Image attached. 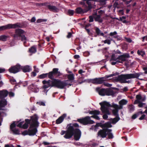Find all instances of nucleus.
<instances>
[{
	"label": "nucleus",
	"mask_w": 147,
	"mask_h": 147,
	"mask_svg": "<svg viewBox=\"0 0 147 147\" xmlns=\"http://www.w3.org/2000/svg\"><path fill=\"white\" fill-rule=\"evenodd\" d=\"M20 37H22V40L24 41V44L26 42V41L27 40V38L24 35L21 36Z\"/></svg>",
	"instance_id": "obj_44"
},
{
	"label": "nucleus",
	"mask_w": 147,
	"mask_h": 147,
	"mask_svg": "<svg viewBox=\"0 0 147 147\" xmlns=\"http://www.w3.org/2000/svg\"><path fill=\"white\" fill-rule=\"evenodd\" d=\"M145 103H143L140 102L139 103V104L138 105V107H143L144 105H145Z\"/></svg>",
	"instance_id": "obj_55"
},
{
	"label": "nucleus",
	"mask_w": 147,
	"mask_h": 147,
	"mask_svg": "<svg viewBox=\"0 0 147 147\" xmlns=\"http://www.w3.org/2000/svg\"><path fill=\"white\" fill-rule=\"evenodd\" d=\"M74 13V11L72 10H69L68 11V14L69 16L73 15Z\"/></svg>",
	"instance_id": "obj_49"
},
{
	"label": "nucleus",
	"mask_w": 147,
	"mask_h": 147,
	"mask_svg": "<svg viewBox=\"0 0 147 147\" xmlns=\"http://www.w3.org/2000/svg\"><path fill=\"white\" fill-rule=\"evenodd\" d=\"M21 25L19 23L12 24H9L4 26H0V31H3L12 28H16L21 27Z\"/></svg>",
	"instance_id": "obj_6"
},
{
	"label": "nucleus",
	"mask_w": 147,
	"mask_h": 147,
	"mask_svg": "<svg viewBox=\"0 0 147 147\" xmlns=\"http://www.w3.org/2000/svg\"><path fill=\"white\" fill-rule=\"evenodd\" d=\"M47 7L50 11L54 12H56L59 11L58 9L55 6L48 5L47 6Z\"/></svg>",
	"instance_id": "obj_20"
},
{
	"label": "nucleus",
	"mask_w": 147,
	"mask_h": 147,
	"mask_svg": "<svg viewBox=\"0 0 147 147\" xmlns=\"http://www.w3.org/2000/svg\"><path fill=\"white\" fill-rule=\"evenodd\" d=\"M99 104L101 106V109L102 112L106 114L103 115V118L105 119H107L108 118L107 115L110 114L109 109L111 105L109 102L105 101L100 102Z\"/></svg>",
	"instance_id": "obj_5"
},
{
	"label": "nucleus",
	"mask_w": 147,
	"mask_h": 147,
	"mask_svg": "<svg viewBox=\"0 0 147 147\" xmlns=\"http://www.w3.org/2000/svg\"><path fill=\"white\" fill-rule=\"evenodd\" d=\"M8 36H6L5 35H2L0 36V40L3 41H5L7 40V38H9Z\"/></svg>",
	"instance_id": "obj_33"
},
{
	"label": "nucleus",
	"mask_w": 147,
	"mask_h": 147,
	"mask_svg": "<svg viewBox=\"0 0 147 147\" xmlns=\"http://www.w3.org/2000/svg\"><path fill=\"white\" fill-rule=\"evenodd\" d=\"M80 4L82 5V7L84 8V9L86 8V7H87V5L85 4V2L83 1H81L79 3Z\"/></svg>",
	"instance_id": "obj_48"
},
{
	"label": "nucleus",
	"mask_w": 147,
	"mask_h": 147,
	"mask_svg": "<svg viewBox=\"0 0 147 147\" xmlns=\"http://www.w3.org/2000/svg\"><path fill=\"white\" fill-rule=\"evenodd\" d=\"M143 74L142 73L132 74H122L119 75L115 78V80L117 82L121 83H129L130 81H126V80L135 78H138L139 76Z\"/></svg>",
	"instance_id": "obj_4"
},
{
	"label": "nucleus",
	"mask_w": 147,
	"mask_h": 147,
	"mask_svg": "<svg viewBox=\"0 0 147 147\" xmlns=\"http://www.w3.org/2000/svg\"><path fill=\"white\" fill-rule=\"evenodd\" d=\"M68 81V80H67L63 82L56 79L48 81L44 80L42 81V83L44 84L43 88L46 89L50 87L55 86L58 88L63 89L68 84L67 83Z\"/></svg>",
	"instance_id": "obj_1"
},
{
	"label": "nucleus",
	"mask_w": 147,
	"mask_h": 147,
	"mask_svg": "<svg viewBox=\"0 0 147 147\" xmlns=\"http://www.w3.org/2000/svg\"><path fill=\"white\" fill-rule=\"evenodd\" d=\"M48 75V74H43L39 76V78L41 79L43 78L47 77Z\"/></svg>",
	"instance_id": "obj_46"
},
{
	"label": "nucleus",
	"mask_w": 147,
	"mask_h": 147,
	"mask_svg": "<svg viewBox=\"0 0 147 147\" xmlns=\"http://www.w3.org/2000/svg\"><path fill=\"white\" fill-rule=\"evenodd\" d=\"M129 111L130 112L133 111L135 109V107L132 105H130L128 106Z\"/></svg>",
	"instance_id": "obj_36"
},
{
	"label": "nucleus",
	"mask_w": 147,
	"mask_h": 147,
	"mask_svg": "<svg viewBox=\"0 0 147 147\" xmlns=\"http://www.w3.org/2000/svg\"><path fill=\"white\" fill-rule=\"evenodd\" d=\"M36 75V72H35L33 71L31 73V76L32 77H34Z\"/></svg>",
	"instance_id": "obj_62"
},
{
	"label": "nucleus",
	"mask_w": 147,
	"mask_h": 147,
	"mask_svg": "<svg viewBox=\"0 0 147 147\" xmlns=\"http://www.w3.org/2000/svg\"><path fill=\"white\" fill-rule=\"evenodd\" d=\"M96 32L97 34L98 35H100L105 37L104 36V34L103 33L101 32L100 30L98 28H97L96 29Z\"/></svg>",
	"instance_id": "obj_35"
},
{
	"label": "nucleus",
	"mask_w": 147,
	"mask_h": 147,
	"mask_svg": "<svg viewBox=\"0 0 147 147\" xmlns=\"http://www.w3.org/2000/svg\"><path fill=\"white\" fill-rule=\"evenodd\" d=\"M47 21V19H38L37 20L36 22L38 23H41L42 22H45Z\"/></svg>",
	"instance_id": "obj_47"
},
{
	"label": "nucleus",
	"mask_w": 147,
	"mask_h": 147,
	"mask_svg": "<svg viewBox=\"0 0 147 147\" xmlns=\"http://www.w3.org/2000/svg\"><path fill=\"white\" fill-rule=\"evenodd\" d=\"M76 11L77 13H83L88 11L86 9H82L80 7H78L76 9Z\"/></svg>",
	"instance_id": "obj_21"
},
{
	"label": "nucleus",
	"mask_w": 147,
	"mask_h": 147,
	"mask_svg": "<svg viewBox=\"0 0 147 147\" xmlns=\"http://www.w3.org/2000/svg\"><path fill=\"white\" fill-rule=\"evenodd\" d=\"M130 57L129 54L126 53L118 56L119 63H122L123 62L126 61L127 59Z\"/></svg>",
	"instance_id": "obj_13"
},
{
	"label": "nucleus",
	"mask_w": 147,
	"mask_h": 147,
	"mask_svg": "<svg viewBox=\"0 0 147 147\" xmlns=\"http://www.w3.org/2000/svg\"><path fill=\"white\" fill-rule=\"evenodd\" d=\"M103 84L105 86L107 87H109L112 86L111 84L107 83H104Z\"/></svg>",
	"instance_id": "obj_58"
},
{
	"label": "nucleus",
	"mask_w": 147,
	"mask_h": 147,
	"mask_svg": "<svg viewBox=\"0 0 147 147\" xmlns=\"http://www.w3.org/2000/svg\"><path fill=\"white\" fill-rule=\"evenodd\" d=\"M107 132V134L108 135L109 138V139H112L113 138V136L111 132L112 130L111 129H108Z\"/></svg>",
	"instance_id": "obj_29"
},
{
	"label": "nucleus",
	"mask_w": 147,
	"mask_h": 147,
	"mask_svg": "<svg viewBox=\"0 0 147 147\" xmlns=\"http://www.w3.org/2000/svg\"><path fill=\"white\" fill-rule=\"evenodd\" d=\"M84 55L86 57H88L90 55V53L88 51H85L83 53Z\"/></svg>",
	"instance_id": "obj_53"
},
{
	"label": "nucleus",
	"mask_w": 147,
	"mask_h": 147,
	"mask_svg": "<svg viewBox=\"0 0 147 147\" xmlns=\"http://www.w3.org/2000/svg\"><path fill=\"white\" fill-rule=\"evenodd\" d=\"M59 69L57 68H54L53 71L52 72H53V74L55 75L57 74V76H59L61 75V73L60 72L58 71Z\"/></svg>",
	"instance_id": "obj_27"
},
{
	"label": "nucleus",
	"mask_w": 147,
	"mask_h": 147,
	"mask_svg": "<svg viewBox=\"0 0 147 147\" xmlns=\"http://www.w3.org/2000/svg\"><path fill=\"white\" fill-rule=\"evenodd\" d=\"M67 78L70 80H73L74 79V75L73 74L68 75L67 76Z\"/></svg>",
	"instance_id": "obj_42"
},
{
	"label": "nucleus",
	"mask_w": 147,
	"mask_h": 147,
	"mask_svg": "<svg viewBox=\"0 0 147 147\" xmlns=\"http://www.w3.org/2000/svg\"><path fill=\"white\" fill-rule=\"evenodd\" d=\"M25 33V31L21 29H16L15 30V34L13 35V37L15 39H18L22 36L21 34Z\"/></svg>",
	"instance_id": "obj_11"
},
{
	"label": "nucleus",
	"mask_w": 147,
	"mask_h": 147,
	"mask_svg": "<svg viewBox=\"0 0 147 147\" xmlns=\"http://www.w3.org/2000/svg\"><path fill=\"white\" fill-rule=\"evenodd\" d=\"M110 62L112 65L118 63L119 62L118 59V57H117L115 54H113L110 60Z\"/></svg>",
	"instance_id": "obj_12"
},
{
	"label": "nucleus",
	"mask_w": 147,
	"mask_h": 147,
	"mask_svg": "<svg viewBox=\"0 0 147 147\" xmlns=\"http://www.w3.org/2000/svg\"><path fill=\"white\" fill-rule=\"evenodd\" d=\"M89 113L91 114L94 115H93L91 116V117L94 118L98 120H99L100 119V118L99 117L97 116V115L100 114V112L98 110L92 111H90Z\"/></svg>",
	"instance_id": "obj_16"
},
{
	"label": "nucleus",
	"mask_w": 147,
	"mask_h": 147,
	"mask_svg": "<svg viewBox=\"0 0 147 147\" xmlns=\"http://www.w3.org/2000/svg\"><path fill=\"white\" fill-rule=\"evenodd\" d=\"M31 88L32 89V91L35 92H37L39 91V89L38 88L35 89V90H34V88H35V86H34L33 84H32L31 86Z\"/></svg>",
	"instance_id": "obj_38"
},
{
	"label": "nucleus",
	"mask_w": 147,
	"mask_h": 147,
	"mask_svg": "<svg viewBox=\"0 0 147 147\" xmlns=\"http://www.w3.org/2000/svg\"><path fill=\"white\" fill-rule=\"evenodd\" d=\"M34 68L35 72L36 73H38L39 72V69L38 68H36V66H34Z\"/></svg>",
	"instance_id": "obj_59"
},
{
	"label": "nucleus",
	"mask_w": 147,
	"mask_h": 147,
	"mask_svg": "<svg viewBox=\"0 0 147 147\" xmlns=\"http://www.w3.org/2000/svg\"><path fill=\"white\" fill-rule=\"evenodd\" d=\"M100 5H104L106 4V0H100Z\"/></svg>",
	"instance_id": "obj_50"
},
{
	"label": "nucleus",
	"mask_w": 147,
	"mask_h": 147,
	"mask_svg": "<svg viewBox=\"0 0 147 147\" xmlns=\"http://www.w3.org/2000/svg\"><path fill=\"white\" fill-rule=\"evenodd\" d=\"M48 74L49 78L51 79H53L54 78V76L55 75L53 72L51 71Z\"/></svg>",
	"instance_id": "obj_40"
},
{
	"label": "nucleus",
	"mask_w": 147,
	"mask_h": 147,
	"mask_svg": "<svg viewBox=\"0 0 147 147\" xmlns=\"http://www.w3.org/2000/svg\"><path fill=\"white\" fill-rule=\"evenodd\" d=\"M21 66L19 64H17L15 66L11 67L9 69V71L10 73H16L19 72L21 69Z\"/></svg>",
	"instance_id": "obj_10"
},
{
	"label": "nucleus",
	"mask_w": 147,
	"mask_h": 147,
	"mask_svg": "<svg viewBox=\"0 0 147 147\" xmlns=\"http://www.w3.org/2000/svg\"><path fill=\"white\" fill-rule=\"evenodd\" d=\"M119 120V119L117 117H115L114 119H110V121L111 122V123L113 124H115Z\"/></svg>",
	"instance_id": "obj_34"
},
{
	"label": "nucleus",
	"mask_w": 147,
	"mask_h": 147,
	"mask_svg": "<svg viewBox=\"0 0 147 147\" xmlns=\"http://www.w3.org/2000/svg\"><path fill=\"white\" fill-rule=\"evenodd\" d=\"M96 90L98 92L99 94L101 96L105 95L106 89L103 88L100 89L99 88H96Z\"/></svg>",
	"instance_id": "obj_18"
},
{
	"label": "nucleus",
	"mask_w": 147,
	"mask_h": 147,
	"mask_svg": "<svg viewBox=\"0 0 147 147\" xmlns=\"http://www.w3.org/2000/svg\"><path fill=\"white\" fill-rule=\"evenodd\" d=\"M136 98L137 100H138L140 101H144L146 99L145 97L143 98L141 95L140 94H138L136 95Z\"/></svg>",
	"instance_id": "obj_32"
},
{
	"label": "nucleus",
	"mask_w": 147,
	"mask_h": 147,
	"mask_svg": "<svg viewBox=\"0 0 147 147\" xmlns=\"http://www.w3.org/2000/svg\"><path fill=\"white\" fill-rule=\"evenodd\" d=\"M24 123V121L21 122L20 123H17L16 125L18 127H22V125Z\"/></svg>",
	"instance_id": "obj_51"
},
{
	"label": "nucleus",
	"mask_w": 147,
	"mask_h": 147,
	"mask_svg": "<svg viewBox=\"0 0 147 147\" xmlns=\"http://www.w3.org/2000/svg\"><path fill=\"white\" fill-rule=\"evenodd\" d=\"M144 71V73L145 74H147V67H144L143 68Z\"/></svg>",
	"instance_id": "obj_63"
},
{
	"label": "nucleus",
	"mask_w": 147,
	"mask_h": 147,
	"mask_svg": "<svg viewBox=\"0 0 147 147\" xmlns=\"http://www.w3.org/2000/svg\"><path fill=\"white\" fill-rule=\"evenodd\" d=\"M67 129L66 131V134L64 137L66 139L71 138L74 134V138L76 140H78L80 138L81 133L78 129H75L71 125L67 126Z\"/></svg>",
	"instance_id": "obj_2"
},
{
	"label": "nucleus",
	"mask_w": 147,
	"mask_h": 147,
	"mask_svg": "<svg viewBox=\"0 0 147 147\" xmlns=\"http://www.w3.org/2000/svg\"><path fill=\"white\" fill-rule=\"evenodd\" d=\"M105 95L113 96L115 94L114 91L111 89H106Z\"/></svg>",
	"instance_id": "obj_26"
},
{
	"label": "nucleus",
	"mask_w": 147,
	"mask_h": 147,
	"mask_svg": "<svg viewBox=\"0 0 147 147\" xmlns=\"http://www.w3.org/2000/svg\"><path fill=\"white\" fill-rule=\"evenodd\" d=\"M7 105V102L5 99H3L0 100V126L1 125V122L2 121V117L3 116V112H2V110H3L4 107Z\"/></svg>",
	"instance_id": "obj_8"
},
{
	"label": "nucleus",
	"mask_w": 147,
	"mask_h": 147,
	"mask_svg": "<svg viewBox=\"0 0 147 147\" xmlns=\"http://www.w3.org/2000/svg\"><path fill=\"white\" fill-rule=\"evenodd\" d=\"M66 115L65 114H63L62 116L59 117L56 121V123L59 124L62 122L65 118L66 117Z\"/></svg>",
	"instance_id": "obj_19"
},
{
	"label": "nucleus",
	"mask_w": 147,
	"mask_h": 147,
	"mask_svg": "<svg viewBox=\"0 0 147 147\" xmlns=\"http://www.w3.org/2000/svg\"><path fill=\"white\" fill-rule=\"evenodd\" d=\"M32 122L31 123L30 128L28 131H24L22 133V134L25 136L28 134L30 136H34L37 132L36 127L38 126V123L37 121L38 117L37 116H34L32 118Z\"/></svg>",
	"instance_id": "obj_3"
},
{
	"label": "nucleus",
	"mask_w": 147,
	"mask_h": 147,
	"mask_svg": "<svg viewBox=\"0 0 147 147\" xmlns=\"http://www.w3.org/2000/svg\"><path fill=\"white\" fill-rule=\"evenodd\" d=\"M34 116H37L36 115H34L32 116L31 117V119L29 120L28 119H26L25 120V123L22 125V128L24 129H27L28 127V124H30V125L31 123L32 122V118Z\"/></svg>",
	"instance_id": "obj_17"
},
{
	"label": "nucleus",
	"mask_w": 147,
	"mask_h": 147,
	"mask_svg": "<svg viewBox=\"0 0 147 147\" xmlns=\"http://www.w3.org/2000/svg\"><path fill=\"white\" fill-rule=\"evenodd\" d=\"M11 130L13 131V133L15 134L18 135L20 134V131L18 129L14 128Z\"/></svg>",
	"instance_id": "obj_43"
},
{
	"label": "nucleus",
	"mask_w": 147,
	"mask_h": 147,
	"mask_svg": "<svg viewBox=\"0 0 147 147\" xmlns=\"http://www.w3.org/2000/svg\"><path fill=\"white\" fill-rule=\"evenodd\" d=\"M91 117L87 116L84 118L78 119V121L84 125H87L88 124H92L94 123V121L91 120Z\"/></svg>",
	"instance_id": "obj_9"
},
{
	"label": "nucleus",
	"mask_w": 147,
	"mask_h": 147,
	"mask_svg": "<svg viewBox=\"0 0 147 147\" xmlns=\"http://www.w3.org/2000/svg\"><path fill=\"white\" fill-rule=\"evenodd\" d=\"M89 22H93L94 21V18L92 16H90L89 17Z\"/></svg>",
	"instance_id": "obj_56"
},
{
	"label": "nucleus",
	"mask_w": 147,
	"mask_h": 147,
	"mask_svg": "<svg viewBox=\"0 0 147 147\" xmlns=\"http://www.w3.org/2000/svg\"><path fill=\"white\" fill-rule=\"evenodd\" d=\"M93 0H84V1H86L87 4L88 5V6H87V7L85 8L86 10H88V11L90 9L92 8V4H93V2H90L91 1H92Z\"/></svg>",
	"instance_id": "obj_23"
},
{
	"label": "nucleus",
	"mask_w": 147,
	"mask_h": 147,
	"mask_svg": "<svg viewBox=\"0 0 147 147\" xmlns=\"http://www.w3.org/2000/svg\"><path fill=\"white\" fill-rule=\"evenodd\" d=\"M128 102L127 100L125 99H123L120 100L119 102V105H115V107L118 108L119 109H123V106L126 105Z\"/></svg>",
	"instance_id": "obj_14"
},
{
	"label": "nucleus",
	"mask_w": 147,
	"mask_h": 147,
	"mask_svg": "<svg viewBox=\"0 0 147 147\" xmlns=\"http://www.w3.org/2000/svg\"><path fill=\"white\" fill-rule=\"evenodd\" d=\"M112 40V39H111V40H109V39H106L104 41V42L105 44L107 43L108 45H110L111 44V41Z\"/></svg>",
	"instance_id": "obj_45"
},
{
	"label": "nucleus",
	"mask_w": 147,
	"mask_h": 147,
	"mask_svg": "<svg viewBox=\"0 0 147 147\" xmlns=\"http://www.w3.org/2000/svg\"><path fill=\"white\" fill-rule=\"evenodd\" d=\"M8 94L7 90H2L0 91V98H3L6 97Z\"/></svg>",
	"instance_id": "obj_24"
},
{
	"label": "nucleus",
	"mask_w": 147,
	"mask_h": 147,
	"mask_svg": "<svg viewBox=\"0 0 147 147\" xmlns=\"http://www.w3.org/2000/svg\"><path fill=\"white\" fill-rule=\"evenodd\" d=\"M102 127L104 128H110L112 127V125L111 123L108 122L102 125Z\"/></svg>",
	"instance_id": "obj_31"
},
{
	"label": "nucleus",
	"mask_w": 147,
	"mask_h": 147,
	"mask_svg": "<svg viewBox=\"0 0 147 147\" xmlns=\"http://www.w3.org/2000/svg\"><path fill=\"white\" fill-rule=\"evenodd\" d=\"M10 82L11 83L13 84H16V81L14 79H12L10 80Z\"/></svg>",
	"instance_id": "obj_54"
},
{
	"label": "nucleus",
	"mask_w": 147,
	"mask_h": 147,
	"mask_svg": "<svg viewBox=\"0 0 147 147\" xmlns=\"http://www.w3.org/2000/svg\"><path fill=\"white\" fill-rule=\"evenodd\" d=\"M137 53L138 55H141L143 57L145 54V52L143 51H140L138 50L137 51Z\"/></svg>",
	"instance_id": "obj_37"
},
{
	"label": "nucleus",
	"mask_w": 147,
	"mask_h": 147,
	"mask_svg": "<svg viewBox=\"0 0 147 147\" xmlns=\"http://www.w3.org/2000/svg\"><path fill=\"white\" fill-rule=\"evenodd\" d=\"M92 1H94L93 2V5L94 6L96 5H100V1L98 0H93Z\"/></svg>",
	"instance_id": "obj_41"
},
{
	"label": "nucleus",
	"mask_w": 147,
	"mask_h": 147,
	"mask_svg": "<svg viewBox=\"0 0 147 147\" xmlns=\"http://www.w3.org/2000/svg\"><path fill=\"white\" fill-rule=\"evenodd\" d=\"M114 74H111L106 75L104 77L99 78H95L91 80V82L94 84H100L102 83L105 80L104 79H106L110 77H112L115 76Z\"/></svg>",
	"instance_id": "obj_7"
},
{
	"label": "nucleus",
	"mask_w": 147,
	"mask_h": 147,
	"mask_svg": "<svg viewBox=\"0 0 147 147\" xmlns=\"http://www.w3.org/2000/svg\"><path fill=\"white\" fill-rule=\"evenodd\" d=\"M115 104H114L113 105V107L114 108V109L112 111L113 113L115 115L117 116L118 115V110H119L120 109H119L118 108H116L115 107Z\"/></svg>",
	"instance_id": "obj_30"
},
{
	"label": "nucleus",
	"mask_w": 147,
	"mask_h": 147,
	"mask_svg": "<svg viewBox=\"0 0 147 147\" xmlns=\"http://www.w3.org/2000/svg\"><path fill=\"white\" fill-rule=\"evenodd\" d=\"M118 4L117 2H115L114 5H113V7L115 8V9L116 8H118Z\"/></svg>",
	"instance_id": "obj_57"
},
{
	"label": "nucleus",
	"mask_w": 147,
	"mask_h": 147,
	"mask_svg": "<svg viewBox=\"0 0 147 147\" xmlns=\"http://www.w3.org/2000/svg\"><path fill=\"white\" fill-rule=\"evenodd\" d=\"M37 103L39 105H43V106L45 105V103L44 102H37Z\"/></svg>",
	"instance_id": "obj_60"
},
{
	"label": "nucleus",
	"mask_w": 147,
	"mask_h": 147,
	"mask_svg": "<svg viewBox=\"0 0 147 147\" xmlns=\"http://www.w3.org/2000/svg\"><path fill=\"white\" fill-rule=\"evenodd\" d=\"M95 21L98 22L99 23H102L103 20L102 18L101 17L100 15H96L94 17Z\"/></svg>",
	"instance_id": "obj_25"
},
{
	"label": "nucleus",
	"mask_w": 147,
	"mask_h": 147,
	"mask_svg": "<svg viewBox=\"0 0 147 147\" xmlns=\"http://www.w3.org/2000/svg\"><path fill=\"white\" fill-rule=\"evenodd\" d=\"M9 95L10 97H13L14 95V94L13 93L10 92L9 93Z\"/></svg>",
	"instance_id": "obj_61"
},
{
	"label": "nucleus",
	"mask_w": 147,
	"mask_h": 147,
	"mask_svg": "<svg viewBox=\"0 0 147 147\" xmlns=\"http://www.w3.org/2000/svg\"><path fill=\"white\" fill-rule=\"evenodd\" d=\"M16 125L15 124V122H14L12 123L10 125V129L11 130H12V129H13L15 127Z\"/></svg>",
	"instance_id": "obj_52"
},
{
	"label": "nucleus",
	"mask_w": 147,
	"mask_h": 147,
	"mask_svg": "<svg viewBox=\"0 0 147 147\" xmlns=\"http://www.w3.org/2000/svg\"><path fill=\"white\" fill-rule=\"evenodd\" d=\"M21 69H22L24 72H26L30 71L31 70V67L27 65L23 67H21Z\"/></svg>",
	"instance_id": "obj_22"
},
{
	"label": "nucleus",
	"mask_w": 147,
	"mask_h": 147,
	"mask_svg": "<svg viewBox=\"0 0 147 147\" xmlns=\"http://www.w3.org/2000/svg\"><path fill=\"white\" fill-rule=\"evenodd\" d=\"M117 34V32L116 31H114L113 32H111L110 33L109 35L111 36H113L114 38H116L117 36L116 35Z\"/></svg>",
	"instance_id": "obj_39"
},
{
	"label": "nucleus",
	"mask_w": 147,
	"mask_h": 147,
	"mask_svg": "<svg viewBox=\"0 0 147 147\" xmlns=\"http://www.w3.org/2000/svg\"><path fill=\"white\" fill-rule=\"evenodd\" d=\"M107 128H103V129L99 130L98 133V136L102 138H105L107 135Z\"/></svg>",
	"instance_id": "obj_15"
},
{
	"label": "nucleus",
	"mask_w": 147,
	"mask_h": 147,
	"mask_svg": "<svg viewBox=\"0 0 147 147\" xmlns=\"http://www.w3.org/2000/svg\"><path fill=\"white\" fill-rule=\"evenodd\" d=\"M5 147H14L12 144L8 145L6 144L5 145Z\"/></svg>",
	"instance_id": "obj_64"
},
{
	"label": "nucleus",
	"mask_w": 147,
	"mask_h": 147,
	"mask_svg": "<svg viewBox=\"0 0 147 147\" xmlns=\"http://www.w3.org/2000/svg\"><path fill=\"white\" fill-rule=\"evenodd\" d=\"M29 52L31 53H35L36 51V48L35 46H34L29 49Z\"/></svg>",
	"instance_id": "obj_28"
}]
</instances>
